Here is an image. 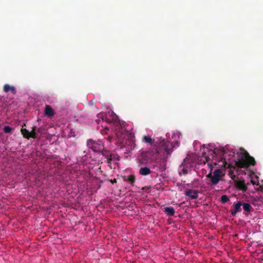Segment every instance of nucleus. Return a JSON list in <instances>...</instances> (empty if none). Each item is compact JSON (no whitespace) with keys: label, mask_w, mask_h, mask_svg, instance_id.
I'll use <instances>...</instances> for the list:
<instances>
[{"label":"nucleus","mask_w":263,"mask_h":263,"mask_svg":"<svg viewBox=\"0 0 263 263\" xmlns=\"http://www.w3.org/2000/svg\"><path fill=\"white\" fill-rule=\"evenodd\" d=\"M238 188L240 189L243 190V191H246L247 190V186L245 185V183L244 181H239L237 184Z\"/></svg>","instance_id":"18"},{"label":"nucleus","mask_w":263,"mask_h":263,"mask_svg":"<svg viewBox=\"0 0 263 263\" xmlns=\"http://www.w3.org/2000/svg\"><path fill=\"white\" fill-rule=\"evenodd\" d=\"M139 174L142 176H147L150 174H151L152 171L148 167H142L140 168L139 171Z\"/></svg>","instance_id":"11"},{"label":"nucleus","mask_w":263,"mask_h":263,"mask_svg":"<svg viewBox=\"0 0 263 263\" xmlns=\"http://www.w3.org/2000/svg\"><path fill=\"white\" fill-rule=\"evenodd\" d=\"M142 141L151 146H155L154 139L149 136H144L142 138Z\"/></svg>","instance_id":"8"},{"label":"nucleus","mask_w":263,"mask_h":263,"mask_svg":"<svg viewBox=\"0 0 263 263\" xmlns=\"http://www.w3.org/2000/svg\"><path fill=\"white\" fill-rule=\"evenodd\" d=\"M242 151V152L238 154V159L237 160L234 158L235 152L228 155L223 148H216L213 151H209L210 157L204 156L205 154H203V156L211 168L210 172L206 175L210 181L209 184L212 186L217 185L222 180L225 174L224 170L219 168L215 170L212 173L213 165L230 169H235L236 167L248 168L250 165H255L256 161L254 158L250 156L248 152L244 149Z\"/></svg>","instance_id":"1"},{"label":"nucleus","mask_w":263,"mask_h":263,"mask_svg":"<svg viewBox=\"0 0 263 263\" xmlns=\"http://www.w3.org/2000/svg\"><path fill=\"white\" fill-rule=\"evenodd\" d=\"M199 193V191L196 190L187 189L185 191V195L192 199H195L198 198Z\"/></svg>","instance_id":"6"},{"label":"nucleus","mask_w":263,"mask_h":263,"mask_svg":"<svg viewBox=\"0 0 263 263\" xmlns=\"http://www.w3.org/2000/svg\"><path fill=\"white\" fill-rule=\"evenodd\" d=\"M40 129L36 130V127L34 126L32 127L31 132H29L26 128H22L21 129V134L24 138L29 139L30 138L36 139L37 138L36 132H39Z\"/></svg>","instance_id":"4"},{"label":"nucleus","mask_w":263,"mask_h":263,"mask_svg":"<svg viewBox=\"0 0 263 263\" xmlns=\"http://www.w3.org/2000/svg\"><path fill=\"white\" fill-rule=\"evenodd\" d=\"M87 146L96 153H99L104 149V144L100 140L95 141L89 139L87 141Z\"/></svg>","instance_id":"3"},{"label":"nucleus","mask_w":263,"mask_h":263,"mask_svg":"<svg viewBox=\"0 0 263 263\" xmlns=\"http://www.w3.org/2000/svg\"><path fill=\"white\" fill-rule=\"evenodd\" d=\"M163 212L168 216H173L175 214V209L173 207H165L163 209Z\"/></svg>","instance_id":"12"},{"label":"nucleus","mask_w":263,"mask_h":263,"mask_svg":"<svg viewBox=\"0 0 263 263\" xmlns=\"http://www.w3.org/2000/svg\"><path fill=\"white\" fill-rule=\"evenodd\" d=\"M161 145L167 154H171L173 148L175 147L174 144L168 141L163 140L161 142Z\"/></svg>","instance_id":"5"},{"label":"nucleus","mask_w":263,"mask_h":263,"mask_svg":"<svg viewBox=\"0 0 263 263\" xmlns=\"http://www.w3.org/2000/svg\"><path fill=\"white\" fill-rule=\"evenodd\" d=\"M190 170V168L185 165L181 164L180 165L179 168V173L181 175V174L186 175L188 174Z\"/></svg>","instance_id":"9"},{"label":"nucleus","mask_w":263,"mask_h":263,"mask_svg":"<svg viewBox=\"0 0 263 263\" xmlns=\"http://www.w3.org/2000/svg\"><path fill=\"white\" fill-rule=\"evenodd\" d=\"M241 205L242 203L241 201H238L237 203L233 204L232 206L233 209H232L230 211L232 216H235L237 212L241 211Z\"/></svg>","instance_id":"7"},{"label":"nucleus","mask_w":263,"mask_h":263,"mask_svg":"<svg viewBox=\"0 0 263 263\" xmlns=\"http://www.w3.org/2000/svg\"><path fill=\"white\" fill-rule=\"evenodd\" d=\"M120 160V157L119 156H117L115 154H111L110 156L109 157V159H108V160H107V163H108V164H110V163H111V162L112 160Z\"/></svg>","instance_id":"16"},{"label":"nucleus","mask_w":263,"mask_h":263,"mask_svg":"<svg viewBox=\"0 0 263 263\" xmlns=\"http://www.w3.org/2000/svg\"><path fill=\"white\" fill-rule=\"evenodd\" d=\"M123 179L124 181H126L132 185L134 184L136 180L135 176L134 175L124 176Z\"/></svg>","instance_id":"13"},{"label":"nucleus","mask_w":263,"mask_h":263,"mask_svg":"<svg viewBox=\"0 0 263 263\" xmlns=\"http://www.w3.org/2000/svg\"><path fill=\"white\" fill-rule=\"evenodd\" d=\"M4 132L6 134H8V133H11L12 130V128L9 126H5L4 128Z\"/></svg>","instance_id":"20"},{"label":"nucleus","mask_w":263,"mask_h":263,"mask_svg":"<svg viewBox=\"0 0 263 263\" xmlns=\"http://www.w3.org/2000/svg\"><path fill=\"white\" fill-rule=\"evenodd\" d=\"M242 205L243 210L246 212H250L253 211V208L249 203L245 202L242 204Z\"/></svg>","instance_id":"15"},{"label":"nucleus","mask_w":263,"mask_h":263,"mask_svg":"<svg viewBox=\"0 0 263 263\" xmlns=\"http://www.w3.org/2000/svg\"><path fill=\"white\" fill-rule=\"evenodd\" d=\"M175 144L177 145V146H179V142L178 141H176Z\"/></svg>","instance_id":"22"},{"label":"nucleus","mask_w":263,"mask_h":263,"mask_svg":"<svg viewBox=\"0 0 263 263\" xmlns=\"http://www.w3.org/2000/svg\"><path fill=\"white\" fill-rule=\"evenodd\" d=\"M152 152L150 151H143L136 159L137 163L139 165H146L152 161Z\"/></svg>","instance_id":"2"},{"label":"nucleus","mask_w":263,"mask_h":263,"mask_svg":"<svg viewBox=\"0 0 263 263\" xmlns=\"http://www.w3.org/2000/svg\"><path fill=\"white\" fill-rule=\"evenodd\" d=\"M111 181L112 183H116V179H114V180H112Z\"/></svg>","instance_id":"21"},{"label":"nucleus","mask_w":263,"mask_h":263,"mask_svg":"<svg viewBox=\"0 0 263 263\" xmlns=\"http://www.w3.org/2000/svg\"><path fill=\"white\" fill-rule=\"evenodd\" d=\"M229 200H230V199H229V197L226 195H223L221 196V198H220V201L222 203H225L227 202L228 201H229Z\"/></svg>","instance_id":"19"},{"label":"nucleus","mask_w":263,"mask_h":263,"mask_svg":"<svg viewBox=\"0 0 263 263\" xmlns=\"http://www.w3.org/2000/svg\"><path fill=\"white\" fill-rule=\"evenodd\" d=\"M3 90L5 92L11 91L13 94L15 95L16 93L15 88L13 86H10L9 84H5L3 87Z\"/></svg>","instance_id":"10"},{"label":"nucleus","mask_w":263,"mask_h":263,"mask_svg":"<svg viewBox=\"0 0 263 263\" xmlns=\"http://www.w3.org/2000/svg\"><path fill=\"white\" fill-rule=\"evenodd\" d=\"M45 114L48 117H51L54 115V111L50 106H46L45 108Z\"/></svg>","instance_id":"14"},{"label":"nucleus","mask_w":263,"mask_h":263,"mask_svg":"<svg viewBox=\"0 0 263 263\" xmlns=\"http://www.w3.org/2000/svg\"><path fill=\"white\" fill-rule=\"evenodd\" d=\"M102 119L103 120H106V118H105L104 117H102Z\"/></svg>","instance_id":"23"},{"label":"nucleus","mask_w":263,"mask_h":263,"mask_svg":"<svg viewBox=\"0 0 263 263\" xmlns=\"http://www.w3.org/2000/svg\"><path fill=\"white\" fill-rule=\"evenodd\" d=\"M99 153H101L103 156H104L106 159L107 160L109 159V157L110 156V154L109 152L107 150H106L105 148L104 150H102V152H100Z\"/></svg>","instance_id":"17"}]
</instances>
